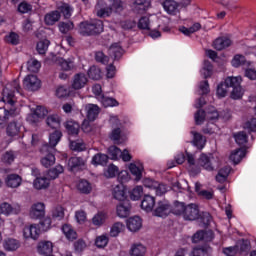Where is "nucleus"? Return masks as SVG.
Listing matches in <instances>:
<instances>
[{
  "instance_id": "obj_4",
  "label": "nucleus",
  "mask_w": 256,
  "mask_h": 256,
  "mask_svg": "<svg viewBox=\"0 0 256 256\" xmlns=\"http://www.w3.org/2000/svg\"><path fill=\"white\" fill-rule=\"evenodd\" d=\"M100 3L96 5V15L98 17H109L112 13H123L127 7L123 0H110L107 7L100 8Z\"/></svg>"
},
{
  "instance_id": "obj_41",
  "label": "nucleus",
  "mask_w": 256,
  "mask_h": 256,
  "mask_svg": "<svg viewBox=\"0 0 256 256\" xmlns=\"http://www.w3.org/2000/svg\"><path fill=\"white\" fill-rule=\"evenodd\" d=\"M121 157V149L117 146H110L108 148V159H112V161H117Z\"/></svg>"
},
{
  "instance_id": "obj_10",
  "label": "nucleus",
  "mask_w": 256,
  "mask_h": 256,
  "mask_svg": "<svg viewBox=\"0 0 256 256\" xmlns=\"http://www.w3.org/2000/svg\"><path fill=\"white\" fill-rule=\"evenodd\" d=\"M23 85L27 91H39L41 81L35 75H28L24 78Z\"/></svg>"
},
{
  "instance_id": "obj_52",
  "label": "nucleus",
  "mask_w": 256,
  "mask_h": 256,
  "mask_svg": "<svg viewBox=\"0 0 256 256\" xmlns=\"http://www.w3.org/2000/svg\"><path fill=\"white\" fill-rule=\"evenodd\" d=\"M108 243H109V237H107V235L98 236L95 240V245L96 247H98V249H103L107 247Z\"/></svg>"
},
{
  "instance_id": "obj_14",
  "label": "nucleus",
  "mask_w": 256,
  "mask_h": 256,
  "mask_svg": "<svg viewBox=\"0 0 256 256\" xmlns=\"http://www.w3.org/2000/svg\"><path fill=\"white\" fill-rule=\"evenodd\" d=\"M116 213L121 218L129 217L131 215V201L124 200L120 202L116 207Z\"/></svg>"
},
{
  "instance_id": "obj_29",
  "label": "nucleus",
  "mask_w": 256,
  "mask_h": 256,
  "mask_svg": "<svg viewBox=\"0 0 256 256\" xmlns=\"http://www.w3.org/2000/svg\"><path fill=\"white\" fill-rule=\"evenodd\" d=\"M213 45H214V49H216V51H223V49H225L226 47H229L231 45V39L225 38V37L217 38L214 41Z\"/></svg>"
},
{
  "instance_id": "obj_19",
  "label": "nucleus",
  "mask_w": 256,
  "mask_h": 256,
  "mask_svg": "<svg viewBox=\"0 0 256 256\" xmlns=\"http://www.w3.org/2000/svg\"><path fill=\"white\" fill-rule=\"evenodd\" d=\"M85 85H87V76L84 73L75 74L72 82V89H83Z\"/></svg>"
},
{
  "instance_id": "obj_8",
  "label": "nucleus",
  "mask_w": 256,
  "mask_h": 256,
  "mask_svg": "<svg viewBox=\"0 0 256 256\" xmlns=\"http://www.w3.org/2000/svg\"><path fill=\"white\" fill-rule=\"evenodd\" d=\"M61 137H63V133L59 130H55L51 133L49 136V143L42 146L41 153H47V151L55 153V147H57V144L61 141Z\"/></svg>"
},
{
  "instance_id": "obj_34",
  "label": "nucleus",
  "mask_w": 256,
  "mask_h": 256,
  "mask_svg": "<svg viewBox=\"0 0 256 256\" xmlns=\"http://www.w3.org/2000/svg\"><path fill=\"white\" fill-rule=\"evenodd\" d=\"M49 185L50 181L47 177H36V179L33 182L34 188L38 190L47 189Z\"/></svg>"
},
{
  "instance_id": "obj_15",
  "label": "nucleus",
  "mask_w": 256,
  "mask_h": 256,
  "mask_svg": "<svg viewBox=\"0 0 256 256\" xmlns=\"http://www.w3.org/2000/svg\"><path fill=\"white\" fill-rule=\"evenodd\" d=\"M39 235H41V230L36 224L24 228V237L26 239H34L36 241V239H39Z\"/></svg>"
},
{
  "instance_id": "obj_59",
  "label": "nucleus",
  "mask_w": 256,
  "mask_h": 256,
  "mask_svg": "<svg viewBox=\"0 0 256 256\" xmlns=\"http://www.w3.org/2000/svg\"><path fill=\"white\" fill-rule=\"evenodd\" d=\"M70 149L72 151L81 152V151H85L86 146H85V143L83 142L72 141L70 142Z\"/></svg>"
},
{
  "instance_id": "obj_2",
  "label": "nucleus",
  "mask_w": 256,
  "mask_h": 256,
  "mask_svg": "<svg viewBox=\"0 0 256 256\" xmlns=\"http://www.w3.org/2000/svg\"><path fill=\"white\" fill-rule=\"evenodd\" d=\"M174 215H182L185 221H197L201 217V212L197 204L185 205L183 202H177L174 207Z\"/></svg>"
},
{
  "instance_id": "obj_58",
  "label": "nucleus",
  "mask_w": 256,
  "mask_h": 256,
  "mask_svg": "<svg viewBox=\"0 0 256 256\" xmlns=\"http://www.w3.org/2000/svg\"><path fill=\"white\" fill-rule=\"evenodd\" d=\"M234 139L238 145H245L247 143V134L245 132H238L234 134Z\"/></svg>"
},
{
  "instance_id": "obj_37",
  "label": "nucleus",
  "mask_w": 256,
  "mask_h": 256,
  "mask_svg": "<svg viewBox=\"0 0 256 256\" xmlns=\"http://www.w3.org/2000/svg\"><path fill=\"white\" fill-rule=\"evenodd\" d=\"M65 169L63 168V166L61 165H57L54 168H51L50 170H48L47 172V179L51 180H55L57 179V177H59V175H61V173H64Z\"/></svg>"
},
{
  "instance_id": "obj_11",
  "label": "nucleus",
  "mask_w": 256,
  "mask_h": 256,
  "mask_svg": "<svg viewBox=\"0 0 256 256\" xmlns=\"http://www.w3.org/2000/svg\"><path fill=\"white\" fill-rule=\"evenodd\" d=\"M29 215L31 219H43L45 217V203L37 202L32 204Z\"/></svg>"
},
{
  "instance_id": "obj_45",
  "label": "nucleus",
  "mask_w": 256,
  "mask_h": 256,
  "mask_svg": "<svg viewBox=\"0 0 256 256\" xmlns=\"http://www.w3.org/2000/svg\"><path fill=\"white\" fill-rule=\"evenodd\" d=\"M202 75L204 79H207L213 75V64L209 60L204 61V66L202 68Z\"/></svg>"
},
{
  "instance_id": "obj_1",
  "label": "nucleus",
  "mask_w": 256,
  "mask_h": 256,
  "mask_svg": "<svg viewBox=\"0 0 256 256\" xmlns=\"http://www.w3.org/2000/svg\"><path fill=\"white\" fill-rule=\"evenodd\" d=\"M229 91L231 99L237 100L243 97L241 77H227L225 81L220 83L217 87L218 97H226Z\"/></svg>"
},
{
  "instance_id": "obj_28",
  "label": "nucleus",
  "mask_w": 256,
  "mask_h": 256,
  "mask_svg": "<svg viewBox=\"0 0 256 256\" xmlns=\"http://www.w3.org/2000/svg\"><path fill=\"white\" fill-rule=\"evenodd\" d=\"M108 52L111 57H114L115 61H119L123 57V48L118 43L112 44Z\"/></svg>"
},
{
  "instance_id": "obj_55",
  "label": "nucleus",
  "mask_w": 256,
  "mask_h": 256,
  "mask_svg": "<svg viewBox=\"0 0 256 256\" xmlns=\"http://www.w3.org/2000/svg\"><path fill=\"white\" fill-rule=\"evenodd\" d=\"M58 64L60 65L61 69H63V71H71V69L74 67L73 61L65 60L63 58L58 60Z\"/></svg>"
},
{
  "instance_id": "obj_7",
  "label": "nucleus",
  "mask_w": 256,
  "mask_h": 256,
  "mask_svg": "<svg viewBox=\"0 0 256 256\" xmlns=\"http://www.w3.org/2000/svg\"><path fill=\"white\" fill-rule=\"evenodd\" d=\"M118 180L120 185H117L113 190V197L117 201L123 202L128 201L127 196L125 195V188L123 187V182L127 181V172H121L118 174Z\"/></svg>"
},
{
  "instance_id": "obj_33",
  "label": "nucleus",
  "mask_w": 256,
  "mask_h": 256,
  "mask_svg": "<svg viewBox=\"0 0 256 256\" xmlns=\"http://www.w3.org/2000/svg\"><path fill=\"white\" fill-rule=\"evenodd\" d=\"M243 157H245V149L239 148L231 153L230 161H232L234 165H238V163H241Z\"/></svg>"
},
{
  "instance_id": "obj_30",
  "label": "nucleus",
  "mask_w": 256,
  "mask_h": 256,
  "mask_svg": "<svg viewBox=\"0 0 256 256\" xmlns=\"http://www.w3.org/2000/svg\"><path fill=\"white\" fill-rule=\"evenodd\" d=\"M191 135H193L192 143L195 147L198 149H203L205 147V139L201 133H198L196 131H191Z\"/></svg>"
},
{
  "instance_id": "obj_23",
  "label": "nucleus",
  "mask_w": 256,
  "mask_h": 256,
  "mask_svg": "<svg viewBox=\"0 0 256 256\" xmlns=\"http://www.w3.org/2000/svg\"><path fill=\"white\" fill-rule=\"evenodd\" d=\"M21 181V176H19L18 174H9L5 178V183L7 187H11L12 189H17V187L21 185Z\"/></svg>"
},
{
  "instance_id": "obj_17",
  "label": "nucleus",
  "mask_w": 256,
  "mask_h": 256,
  "mask_svg": "<svg viewBox=\"0 0 256 256\" xmlns=\"http://www.w3.org/2000/svg\"><path fill=\"white\" fill-rule=\"evenodd\" d=\"M85 111L87 113L88 121H95L97 117H99V113H101V108L97 104H87L85 106Z\"/></svg>"
},
{
  "instance_id": "obj_40",
  "label": "nucleus",
  "mask_w": 256,
  "mask_h": 256,
  "mask_svg": "<svg viewBox=\"0 0 256 256\" xmlns=\"http://www.w3.org/2000/svg\"><path fill=\"white\" fill-rule=\"evenodd\" d=\"M46 123L51 129H57L61 125V118L57 115H50L47 117Z\"/></svg>"
},
{
  "instance_id": "obj_50",
  "label": "nucleus",
  "mask_w": 256,
  "mask_h": 256,
  "mask_svg": "<svg viewBox=\"0 0 256 256\" xmlns=\"http://www.w3.org/2000/svg\"><path fill=\"white\" fill-rule=\"evenodd\" d=\"M141 197H143V187L136 186L130 193V199H132V201H139Z\"/></svg>"
},
{
  "instance_id": "obj_25",
  "label": "nucleus",
  "mask_w": 256,
  "mask_h": 256,
  "mask_svg": "<svg viewBox=\"0 0 256 256\" xmlns=\"http://www.w3.org/2000/svg\"><path fill=\"white\" fill-rule=\"evenodd\" d=\"M141 207L148 213L153 211V207H155V197L151 195H145L142 200Z\"/></svg>"
},
{
  "instance_id": "obj_54",
  "label": "nucleus",
  "mask_w": 256,
  "mask_h": 256,
  "mask_svg": "<svg viewBox=\"0 0 256 256\" xmlns=\"http://www.w3.org/2000/svg\"><path fill=\"white\" fill-rule=\"evenodd\" d=\"M52 217L53 219H57L58 221H61V219L65 217V209H63L62 206H56L52 210Z\"/></svg>"
},
{
  "instance_id": "obj_42",
  "label": "nucleus",
  "mask_w": 256,
  "mask_h": 256,
  "mask_svg": "<svg viewBox=\"0 0 256 256\" xmlns=\"http://www.w3.org/2000/svg\"><path fill=\"white\" fill-rule=\"evenodd\" d=\"M107 220V214L103 212H98L94 217L92 218L93 225H96V227H101L103 223Z\"/></svg>"
},
{
  "instance_id": "obj_26",
  "label": "nucleus",
  "mask_w": 256,
  "mask_h": 256,
  "mask_svg": "<svg viewBox=\"0 0 256 256\" xmlns=\"http://www.w3.org/2000/svg\"><path fill=\"white\" fill-rule=\"evenodd\" d=\"M5 251H17L21 247V243L13 238H7L3 242Z\"/></svg>"
},
{
  "instance_id": "obj_44",
  "label": "nucleus",
  "mask_w": 256,
  "mask_h": 256,
  "mask_svg": "<svg viewBox=\"0 0 256 256\" xmlns=\"http://www.w3.org/2000/svg\"><path fill=\"white\" fill-rule=\"evenodd\" d=\"M125 230V225L121 222H116L113 224L110 230V237H117L119 233Z\"/></svg>"
},
{
  "instance_id": "obj_24",
  "label": "nucleus",
  "mask_w": 256,
  "mask_h": 256,
  "mask_svg": "<svg viewBox=\"0 0 256 256\" xmlns=\"http://www.w3.org/2000/svg\"><path fill=\"white\" fill-rule=\"evenodd\" d=\"M53 153L55 152L47 151L45 153H42L43 155H45V157L41 159V164L46 169H49V167H53V165H55V154Z\"/></svg>"
},
{
  "instance_id": "obj_38",
  "label": "nucleus",
  "mask_w": 256,
  "mask_h": 256,
  "mask_svg": "<svg viewBox=\"0 0 256 256\" xmlns=\"http://www.w3.org/2000/svg\"><path fill=\"white\" fill-rule=\"evenodd\" d=\"M62 231L65 237L69 239V241H75V239H77V232H75V230H73V228L69 224L63 225Z\"/></svg>"
},
{
  "instance_id": "obj_6",
  "label": "nucleus",
  "mask_w": 256,
  "mask_h": 256,
  "mask_svg": "<svg viewBox=\"0 0 256 256\" xmlns=\"http://www.w3.org/2000/svg\"><path fill=\"white\" fill-rule=\"evenodd\" d=\"M189 3H191V0H178V2L175 0H165L162 2V6L169 15H175L179 9V6L187 7Z\"/></svg>"
},
{
  "instance_id": "obj_13",
  "label": "nucleus",
  "mask_w": 256,
  "mask_h": 256,
  "mask_svg": "<svg viewBox=\"0 0 256 256\" xmlns=\"http://www.w3.org/2000/svg\"><path fill=\"white\" fill-rule=\"evenodd\" d=\"M171 213V205L165 201H159L154 210L156 217H168Z\"/></svg>"
},
{
  "instance_id": "obj_32",
  "label": "nucleus",
  "mask_w": 256,
  "mask_h": 256,
  "mask_svg": "<svg viewBox=\"0 0 256 256\" xmlns=\"http://www.w3.org/2000/svg\"><path fill=\"white\" fill-rule=\"evenodd\" d=\"M79 123L69 120L65 123V129L67 130L69 135H79V129H80Z\"/></svg>"
},
{
  "instance_id": "obj_39",
  "label": "nucleus",
  "mask_w": 256,
  "mask_h": 256,
  "mask_svg": "<svg viewBox=\"0 0 256 256\" xmlns=\"http://www.w3.org/2000/svg\"><path fill=\"white\" fill-rule=\"evenodd\" d=\"M107 161H109L107 154L98 153L92 158L93 165H107Z\"/></svg>"
},
{
  "instance_id": "obj_16",
  "label": "nucleus",
  "mask_w": 256,
  "mask_h": 256,
  "mask_svg": "<svg viewBox=\"0 0 256 256\" xmlns=\"http://www.w3.org/2000/svg\"><path fill=\"white\" fill-rule=\"evenodd\" d=\"M21 131H23V124L15 120L11 121L6 128V133L9 137H17Z\"/></svg>"
},
{
  "instance_id": "obj_18",
  "label": "nucleus",
  "mask_w": 256,
  "mask_h": 256,
  "mask_svg": "<svg viewBox=\"0 0 256 256\" xmlns=\"http://www.w3.org/2000/svg\"><path fill=\"white\" fill-rule=\"evenodd\" d=\"M141 227H143V221L141 220V217L134 216L127 220V228L129 231H132V233H137Z\"/></svg>"
},
{
  "instance_id": "obj_47",
  "label": "nucleus",
  "mask_w": 256,
  "mask_h": 256,
  "mask_svg": "<svg viewBox=\"0 0 256 256\" xmlns=\"http://www.w3.org/2000/svg\"><path fill=\"white\" fill-rule=\"evenodd\" d=\"M77 189L80 191V193H91V184L87 180H80L77 185Z\"/></svg>"
},
{
  "instance_id": "obj_63",
  "label": "nucleus",
  "mask_w": 256,
  "mask_h": 256,
  "mask_svg": "<svg viewBox=\"0 0 256 256\" xmlns=\"http://www.w3.org/2000/svg\"><path fill=\"white\" fill-rule=\"evenodd\" d=\"M205 117L206 114L204 112L203 109H199L196 113H195V121H196V125H202V123L205 121Z\"/></svg>"
},
{
  "instance_id": "obj_22",
  "label": "nucleus",
  "mask_w": 256,
  "mask_h": 256,
  "mask_svg": "<svg viewBox=\"0 0 256 256\" xmlns=\"http://www.w3.org/2000/svg\"><path fill=\"white\" fill-rule=\"evenodd\" d=\"M37 250L40 255L49 256L53 253V243L51 241L39 242Z\"/></svg>"
},
{
  "instance_id": "obj_21",
  "label": "nucleus",
  "mask_w": 256,
  "mask_h": 256,
  "mask_svg": "<svg viewBox=\"0 0 256 256\" xmlns=\"http://www.w3.org/2000/svg\"><path fill=\"white\" fill-rule=\"evenodd\" d=\"M151 7V0H134L133 10L136 13H145Z\"/></svg>"
},
{
  "instance_id": "obj_43",
  "label": "nucleus",
  "mask_w": 256,
  "mask_h": 256,
  "mask_svg": "<svg viewBox=\"0 0 256 256\" xmlns=\"http://www.w3.org/2000/svg\"><path fill=\"white\" fill-rule=\"evenodd\" d=\"M88 77L94 81L101 79V69L97 66H91L88 70Z\"/></svg>"
},
{
  "instance_id": "obj_57",
  "label": "nucleus",
  "mask_w": 256,
  "mask_h": 256,
  "mask_svg": "<svg viewBox=\"0 0 256 256\" xmlns=\"http://www.w3.org/2000/svg\"><path fill=\"white\" fill-rule=\"evenodd\" d=\"M154 191L156 195L160 196L165 195L169 191V187L165 184H159V182H156V187H154Z\"/></svg>"
},
{
  "instance_id": "obj_56",
  "label": "nucleus",
  "mask_w": 256,
  "mask_h": 256,
  "mask_svg": "<svg viewBox=\"0 0 256 256\" xmlns=\"http://www.w3.org/2000/svg\"><path fill=\"white\" fill-rule=\"evenodd\" d=\"M60 12L62 13V15L64 16V19H69L71 17V11H73V9L71 8V6L69 4H62L59 7Z\"/></svg>"
},
{
  "instance_id": "obj_31",
  "label": "nucleus",
  "mask_w": 256,
  "mask_h": 256,
  "mask_svg": "<svg viewBox=\"0 0 256 256\" xmlns=\"http://www.w3.org/2000/svg\"><path fill=\"white\" fill-rule=\"evenodd\" d=\"M59 19H61V13L59 11H52L45 15L44 21L46 25H55Z\"/></svg>"
},
{
  "instance_id": "obj_61",
  "label": "nucleus",
  "mask_w": 256,
  "mask_h": 256,
  "mask_svg": "<svg viewBox=\"0 0 256 256\" xmlns=\"http://www.w3.org/2000/svg\"><path fill=\"white\" fill-rule=\"evenodd\" d=\"M137 23L133 20H124L120 22V27L125 31H129L136 27Z\"/></svg>"
},
{
  "instance_id": "obj_36",
  "label": "nucleus",
  "mask_w": 256,
  "mask_h": 256,
  "mask_svg": "<svg viewBox=\"0 0 256 256\" xmlns=\"http://www.w3.org/2000/svg\"><path fill=\"white\" fill-rule=\"evenodd\" d=\"M147 253V248L143 244H133L130 249L131 256H145Z\"/></svg>"
},
{
  "instance_id": "obj_60",
  "label": "nucleus",
  "mask_w": 256,
  "mask_h": 256,
  "mask_svg": "<svg viewBox=\"0 0 256 256\" xmlns=\"http://www.w3.org/2000/svg\"><path fill=\"white\" fill-rule=\"evenodd\" d=\"M95 60L102 65H107L109 63V57L105 56L102 51H98L95 54Z\"/></svg>"
},
{
  "instance_id": "obj_53",
  "label": "nucleus",
  "mask_w": 256,
  "mask_h": 256,
  "mask_svg": "<svg viewBox=\"0 0 256 256\" xmlns=\"http://www.w3.org/2000/svg\"><path fill=\"white\" fill-rule=\"evenodd\" d=\"M5 41L10 45H19V34L15 32H10L8 35L5 36Z\"/></svg>"
},
{
  "instance_id": "obj_27",
  "label": "nucleus",
  "mask_w": 256,
  "mask_h": 256,
  "mask_svg": "<svg viewBox=\"0 0 256 256\" xmlns=\"http://www.w3.org/2000/svg\"><path fill=\"white\" fill-rule=\"evenodd\" d=\"M213 249L209 245L198 246L193 249L192 256H210Z\"/></svg>"
},
{
  "instance_id": "obj_62",
  "label": "nucleus",
  "mask_w": 256,
  "mask_h": 256,
  "mask_svg": "<svg viewBox=\"0 0 256 256\" xmlns=\"http://www.w3.org/2000/svg\"><path fill=\"white\" fill-rule=\"evenodd\" d=\"M32 10H33V6L27 2H21L18 5L19 13L25 14V13H29Z\"/></svg>"
},
{
  "instance_id": "obj_5",
  "label": "nucleus",
  "mask_w": 256,
  "mask_h": 256,
  "mask_svg": "<svg viewBox=\"0 0 256 256\" xmlns=\"http://www.w3.org/2000/svg\"><path fill=\"white\" fill-rule=\"evenodd\" d=\"M198 164L206 171H215L219 167V158L213 155L207 156L206 154H201L198 159Z\"/></svg>"
},
{
  "instance_id": "obj_46",
  "label": "nucleus",
  "mask_w": 256,
  "mask_h": 256,
  "mask_svg": "<svg viewBox=\"0 0 256 256\" xmlns=\"http://www.w3.org/2000/svg\"><path fill=\"white\" fill-rule=\"evenodd\" d=\"M236 247H238V251H240L242 255H247L249 251H251V244L248 240H242Z\"/></svg>"
},
{
  "instance_id": "obj_12",
  "label": "nucleus",
  "mask_w": 256,
  "mask_h": 256,
  "mask_svg": "<svg viewBox=\"0 0 256 256\" xmlns=\"http://www.w3.org/2000/svg\"><path fill=\"white\" fill-rule=\"evenodd\" d=\"M0 213L2 215H19V213H21V205H11L7 202H3L2 204H0Z\"/></svg>"
},
{
  "instance_id": "obj_20",
  "label": "nucleus",
  "mask_w": 256,
  "mask_h": 256,
  "mask_svg": "<svg viewBox=\"0 0 256 256\" xmlns=\"http://www.w3.org/2000/svg\"><path fill=\"white\" fill-rule=\"evenodd\" d=\"M10 117H15V109L11 108L10 110H7L5 108H0V129L5 127Z\"/></svg>"
},
{
  "instance_id": "obj_49",
  "label": "nucleus",
  "mask_w": 256,
  "mask_h": 256,
  "mask_svg": "<svg viewBox=\"0 0 256 256\" xmlns=\"http://www.w3.org/2000/svg\"><path fill=\"white\" fill-rule=\"evenodd\" d=\"M27 69L31 73H37V71H39V69H41V62L37 61L35 59H31L27 63Z\"/></svg>"
},
{
  "instance_id": "obj_51",
  "label": "nucleus",
  "mask_w": 256,
  "mask_h": 256,
  "mask_svg": "<svg viewBox=\"0 0 256 256\" xmlns=\"http://www.w3.org/2000/svg\"><path fill=\"white\" fill-rule=\"evenodd\" d=\"M110 139L111 141H114L116 145H121L123 141H121V128H116L112 130L110 134Z\"/></svg>"
},
{
  "instance_id": "obj_9",
  "label": "nucleus",
  "mask_w": 256,
  "mask_h": 256,
  "mask_svg": "<svg viewBox=\"0 0 256 256\" xmlns=\"http://www.w3.org/2000/svg\"><path fill=\"white\" fill-rule=\"evenodd\" d=\"M87 165V162L83 157L73 156L68 159L67 167L71 173H77V171H83Z\"/></svg>"
},
{
  "instance_id": "obj_35",
  "label": "nucleus",
  "mask_w": 256,
  "mask_h": 256,
  "mask_svg": "<svg viewBox=\"0 0 256 256\" xmlns=\"http://www.w3.org/2000/svg\"><path fill=\"white\" fill-rule=\"evenodd\" d=\"M98 100L102 103L103 107H117V106H119V102L115 98L107 97L105 95L99 96Z\"/></svg>"
},
{
  "instance_id": "obj_64",
  "label": "nucleus",
  "mask_w": 256,
  "mask_h": 256,
  "mask_svg": "<svg viewBox=\"0 0 256 256\" xmlns=\"http://www.w3.org/2000/svg\"><path fill=\"white\" fill-rule=\"evenodd\" d=\"M56 95L60 99H62L63 97H69V88L65 86L58 87V89L56 90Z\"/></svg>"
},
{
  "instance_id": "obj_48",
  "label": "nucleus",
  "mask_w": 256,
  "mask_h": 256,
  "mask_svg": "<svg viewBox=\"0 0 256 256\" xmlns=\"http://www.w3.org/2000/svg\"><path fill=\"white\" fill-rule=\"evenodd\" d=\"M49 45L50 42L47 39L39 41L36 46L39 55H45V53H47V49H49Z\"/></svg>"
},
{
  "instance_id": "obj_3",
  "label": "nucleus",
  "mask_w": 256,
  "mask_h": 256,
  "mask_svg": "<svg viewBox=\"0 0 256 256\" xmlns=\"http://www.w3.org/2000/svg\"><path fill=\"white\" fill-rule=\"evenodd\" d=\"M78 33L84 37H89L91 35H100L103 33V21L92 20L91 22L85 21L79 24Z\"/></svg>"
}]
</instances>
